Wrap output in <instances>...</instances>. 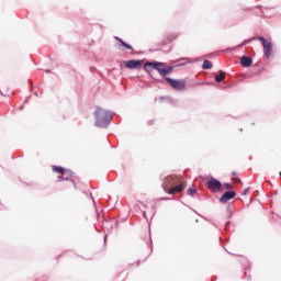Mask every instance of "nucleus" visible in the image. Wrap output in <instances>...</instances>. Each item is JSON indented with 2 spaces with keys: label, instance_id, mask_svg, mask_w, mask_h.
I'll use <instances>...</instances> for the list:
<instances>
[{
  "label": "nucleus",
  "instance_id": "obj_1",
  "mask_svg": "<svg viewBox=\"0 0 281 281\" xmlns=\"http://www.w3.org/2000/svg\"><path fill=\"white\" fill-rule=\"evenodd\" d=\"M165 186H167V188L168 186H176V187H171L169 190L165 189V192H167V194H177L186 188L187 182L181 176L173 175V176H168L165 179Z\"/></svg>",
  "mask_w": 281,
  "mask_h": 281
},
{
  "label": "nucleus",
  "instance_id": "obj_2",
  "mask_svg": "<svg viewBox=\"0 0 281 281\" xmlns=\"http://www.w3.org/2000/svg\"><path fill=\"white\" fill-rule=\"evenodd\" d=\"M144 67L149 74L153 69H156L160 76H168V74H172V70L175 69L172 66L159 61H147Z\"/></svg>",
  "mask_w": 281,
  "mask_h": 281
},
{
  "label": "nucleus",
  "instance_id": "obj_3",
  "mask_svg": "<svg viewBox=\"0 0 281 281\" xmlns=\"http://www.w3.org/2000/svg\"><path fill=\"white\" fill-rule=\"evenodd\" d=\"M166 81L176 91H183V90H186V85H187L186 79H171L170 77H167Z\"/></svg>",
  "mask_w": 281,
  "mask_h": 281
},
{
  "label": "nucleus",
  "instance_id": "obj_4",
  "mask_svg": "<svg viewBox=\"0 0 281 281\" xmlns=\"http://www.w3.org/2000/svg\"><path fill=\"white\" fill-rule=\"evenodd\" d=\"M260 41L262 47H263V54L266 58H271V54H273V44L271 42L267 41L265 37L260 36L258 38Z\"/></svg>",
  "mask_w": 281,
  "mask_h": 281
},
{
  "label": "nucleus",
  "instance_id": "obj_5",
  "mask_svg": "<svg viewBox=\"0 0 281 281\" xmlns=\"http://www.w3.org/2000/svg\"><path fill=\"white\" fill-rule=\"evenodd\" d=\"M94 115L97 117L98 124L109 122V117H110L109 111L102 110L101 108H97Z\"/></svg>",
  "mask_w": 281,
  "mask_h": 281
},
{
  "label": "nucleus",
  "instance_id": "obj_6",
  "mask_svg": "<svg viewBox=\"0 0 281 281\" xmlns=\"http://www.w3.org/2000/svg\"><path fill=\"white\" fill-rule=\"evenodd\" d=\"M206 188L210 190V192H221L223 184L217 179L211 178L206 183Z\"/></svg>",
  "mask_w": 281,
  "mask_h": 281
},
{
  "label": "nucleus",
  "instance_id": "obj_7",
  "mask_svg": "<svg viewBox=\"0 0 281 281\" xmlns=\"http://www.w3.org/2000/svg\"><path fill=\"white\" fill-rule=\"evenodd\" d=\"M125 67L127 69H142V61L131 59V60L125 61Z\"/></svg>",
  "mask_w": 281,
  "mask_h": 281
},
{
  "label": "nucleus",
  "instance_id": "obj_8",
  "mask_svg": "<svg viewBox=\"0 0 281 281\" xmlns=\"http://www.w3.org/2000/svg\"><path fill=\"white\" fill-rule=\"evenodd\" d=\"M52 169H53V172H57L58 175H67L68 177H71L72 176V172H71V170H69V169H65V168H63V167H58V166H56V165H53L52 166Z\"/></svg>",
  "mask_w": 281,
  "mask_h": 281
},
{
  "label": "nucleus",
  "instance_id": "obj_9",
  "mask_svg": "<svg viewBox=\"0 0 281 281\" xmlns=\"http://www.w3.org/2000/svg\"><path fill=\"white\" fill-rule=\"evenodd\" d=\"M236 196V192L234 191H227L225 192L221 199H220V202L221 203H227V201H232V199H234Z\"/></svg>",
  "mask_w": 281,
  "mask_h": 281
},
{
  "label": "nucleus",
  "instance_id": "obj_10",
  "mask_svg": "<svg viewBox=\"0 0 281 281\" xmlns=\"http://www.w3.org/2000/svg\"><path fill=\"white\" fill-rule=\"evenodd\" d=\"M240 64L244 66V67H251V65H254V60L251 59V57L249 56H243L240 58Z\"/></svg>",
  "mask_w": 281,
  "mask_h": 281
},
{
  "label": "nucleus",
  "instance_id": "obj_11",
  "mask_svg": "<svg viewBox=\"0 0 281 281\" xmlns=\"http://www.w3.org/2000/svg\"><path fill=\"white\" fill-rule=\"evenodd\" d=\"M223 80H225V71L220 70V76L218 75L215 76V81L223 82Z\"/></svg>",
  "mask_w": 281,
  "mask_h": 281
},
{
  "label": "nucleus",
  "instance_id": "obj_12",
  "mask_svg": "<svg viewBox=\"0 0 281 281\" xmlns=\"http://www.w3.org/2000/svg\"><path fill=\"white\" fill-rule=\"evenodd\" d=\"M116 41H119V43L122 45V47H125L126 49H133V47H131V45L126 44V42H124L122 38L116 37Z\"/></svg>",
  "mask_w": 281,
  "mask_h": 281
},
{
  "label": "nucleus",
  "instance_id": "obj_13",
  "mask_svg": "<svg viewBox=\"0 0 281 281\" xmlns=\"http://www.w3.org/2000/svg\"><path fill=\"white\" fill-rule=\"evenodd\" d=\"M202 69H212V61L210 60H204L202 65Z\"/></svg>",
  "mask_w": 281,
  "mask_h": 281
},
{
  "label": "nucleus",
  "instance_id": "obj_14",
  "mask_svg": "<svg viewBox=\"0 0 281 281\" xmlns=\"http://www.w3.org/2000/svg\"><path fill=\"white\" fill-rule=\"evenodd\" d=\"M232 177V181H234V183H240V179L238 178V173H236V171H234Z\"/></svg>",
  "mask_w": 281,
  "mask_h": 281
},
{
  "label": "nucleus",
  "instance_id": "obj_15",
  "mask_svg": "<svg viewBox=\"0 0 281 281\" xmlns=\"http://www.w3.org/2000/svg\"><path fill=\"white\" fill-rule=\"evenodd\" d=\"M179 38V35L172 34L168 37L167 43H172V41H177Z\"/></svg>",
  "mask_w": 281,
  "mask_h": 281
},
{
  "label": "nucleus",
  "instance_id": "obj_16",
  "mask_svg": "<svg viewBox=\"0 0 281 281\" xmlns=\"http://www.w3.org/2000/svg\"><path fill=\"white\" fill-rule=\"evenodd\" d=\"M69 177L71 176H67V175H63L57 177V181L63 182V181H67V179H69Z\"/></svg>",
  "mask_w": 281,
  "mask_h": 281
},
{
  "label": "nucleus",
  "instance_id": "obj_17",
  "mask_svg": "<svg viewBox=\"0 0 281 281\" xmlns=\"http://www.w3.org/2000/svg\"><path fill=\"white\" fill-rule=\"evenodd\" d=\"M187 194H189V196H194V194H196V189H192V188L188 189Z\"/></svg>",
  "mask_w": 281,
  "mask_h": 281
},
{
  "label": "nucleus",
  "instance_id": "obj_18",
  "mask_svg": "<svg viewBox=\"0 0 281 281\" xmlns=\"http://www.w3.org/2000/svg\"><path fill=\"white\" fill-rule=\"evenodd\" d=\"M224 188H225V190H232V184H229V183H224Z\"/></svg>",
  "mask_w": 281,
  "mask_h": 281
},
{
  "label": "nucleus",
  "instance_id": "obj_19",
  "mask_svg": "<svg viewBox=\"0 0 281 281\" xmlns=\"http://www.w3.org/2000/svg\"><path fill=\"white\" fill-rule=\"evenodd\" d=\"M181 60H184L186 63H190V59L188 57H183V58L179 59L178 63H181Z\"/></svg>",
  "mask_w": 281,
  "mask_h": 281
},
{
  "label": "nucleus",
  "instance_id": "obj_20",
  "mask_svg": "<svg viewBox=\"0 0 281 281\" xmlns=\"http://www.w3.org/2000/svg\"><path fill=\"white\" fill-rule=\"evenodd\" d=\"M241 45H247V42H245L244 44H241Z\"/></svg>",
  "mask_w": 281,
  "mask_h": 281
}]
</instances>
